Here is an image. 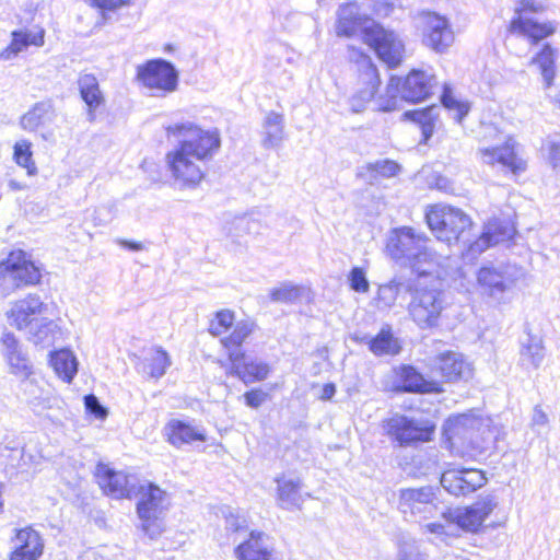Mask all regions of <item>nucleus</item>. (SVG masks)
<instances>
[{"mask_svg": "<svg viewBox=\"0 0 560 560\" xmlns=\"http://www.w3.org/2000/svg\"><path fill=\"white\" fill-rule=\"evenodd\" d=\"M510 31L514 34L527 37L532 44H538L540 40L556 33L557 24L553 21L539 23L524 15H518L512 19Z\"/></svg>", "mask_w": 560, "mask_h": 560, "instance_id": "bb28decb", "label": "nucleus"}, {"mask_svg": "<svg viewBox=\"0 0 560 560\" xmlns=\"http://www.w3.org/2000/svg\"><path fill=\"white\" fill-rule=\"evenodd\" d=\"M25 331L28 341L42 348L52 346L58 335H60L58 324L47 317H39V319L33 323Z\"/></svg>", "mask_w": 560, "mask_h": 560, "instance_id": "e433bc0d", "label": "nucleus"}, {"mask_svg": "<svg viewBox=\"0 0 560 560\" xmlns=\"http://www.w3.org/2000/svg\"><path fill=\"white\" fill-rule=\"evenodd\" d=\"M433 370L447 382L457 381L470 375L468 363L465 362L462 354L454 351H446L435 357Z\"/></svg>", "mask_w": 560, "mask_h": 560, "instance_id": "cd10ccee", "label": "nucleus"}, {"mask_svg": "<svg viewBox=\"0 0 560 560\" xmlns=\"http://www.w3.org/2000/svg\"><path fill=\"white\" fill-rule=\"evenodd\" d=\"M435 85V75L419 69L411 70L402 81L392 77L386 86V94L376 100L377 109L395 110L401 100L411 103L422 102L432 94Z\"/></svg>", "mask_w": 560, "mask_h": 560, "instance_id": "20e7f679", "label": "nucleus"}, {"mask_svg": "<svg viewBox=\"0 0 560 560\" xmlns=\"http://www.w3.org/2000/svg\"><path fill=\"white\" fill-rule=\"evenodd\" d=\"M164 432L167 441L175 447H180L196 441H206V432L201 427H196L177 419L168 421Z\"/></svg>", "mask_w": 560, "mask_h": 560, "instance_id": "c756f323", "label": "nucleus"}, {"mask_svg": "<svg viewBox=\"0 0 560 560\" xmlns=\"http://www.w3.org/2000/svg\"><path fill=\"white\" fill-rule=\"evenodd\" d=\"M39 279V269L26 258L24 252L10 253L8 258L0 262V300L23 285L37 283Z\"/></svg>", "mask_w": 560, "mask_h": 560, "instance_id": "0eeeda50", "label": "nucleus"}, {"mask_svg": "<svg viewBox=\"0 0 560 560\" xmlns=\"http://www.w3.org/2000/svg\"><path fill=\"white\" fill-rule=\"evenodd\" d=\"M171 364V357L162 347H151L137 363V370L147 377L159 380Z\"/></svg>", "mask_w": 560, "mask_h": 560, "instance_id": "2f4dec72", "label": "nucleus"}, {"mask_svg": "<svg viewBox=\"0 0 560 560\" xmlns=\"http://www.w3.org/2000/svg\"><path fill=\"white\" fill-rule=\"evenodd\" d=\"M94 221L96 224H106L112 220L110 209L106 207H101L95 210Z\"/></svg>", "mask_w": 560, "mask_h": 560, "instance_id": "052dcab7", "label": "nucleus"}, {"mask_svg": "<svg viewBox=\"0 0 560 560\" xmlns=\"http://www.w3.org/2000/svg\"><path fill=\"white\" fill-rule=\"evenodd\" d=\"M11 36L12 40L10 45L0 51V59L2 60H11L15 58L20 52L26 50L30 46L42 47L45 43V31L42 28L37 31H13Z\"/></svg>", "mask_w": 560, "mask_h": 560, "instance_id": "473e14b6", "label": "nucleus"}, {"mask_svg": "<svg viewBox=\"0 0 560 560\" xmlns=\"http://www.w3.org/2000/svg\"><path fill=\"white\" fill-rule=\"evenodd\" d=\"M401 172V166L394 160L381 159L358 167L357 176L374 185L382 179L393 178Z\"/></svg>", "mask_w": 560, "mask_h": 560, "instance_id": "f704fd0d", "label": "nucleus"}, {"mask_svg": "<svg viewBox=\"0 0 560 560\" xmlns=\"http://www.w3.org/2000/svg\"><path fill=\"white\" fill-rule=\"evenodd\" d=\"M135 497H139L137 513L142 521V530L153 539L163 532L161 517L168 509V495L156 485L140 481Z\"/></svg>", "mask_w": 560, "mask_h": 560, "instance_id": "39448f33", "label": "nucleus"}, {"mask_svg": "<svg viewBox=\"0 0 560 560\" xmlns=\"http://www.w3.org/2000/svg\"><path fill=\"white\" fill-rule=\"evenodd\" d=\"M14 548L9 560H38L44 552V539L32 527L16 530L13 539Z\"/></svg>", "mask_w": 560, "mask_h": 560, "instance_id": "5701e85b", "label": "nucleus"}, {"mask_svg": "<svg viewBox=\"0 0 560 560\" xmlns=\"http://www.w3.org/2000/svg\"><path fill=\"white\" fill-rule=\"evenodd\" d=\"M265 138L262 144L265 148L278 147L283 138V118L280 114L270 112L264 121Z\"/></svg>", "mask_w": 560, "mask_h": 560, "instance_id": "79ce46f5", "label": "nucleus"}, {"mask_svg": "<svg viewBox=\"0 0 560 560\" xmlns=\"http://www.w3.org/2000/svg\"><path fill=\"white\" fill-rule=\"evenodd\" d=\"M534 421L544 424L547 421L546 415L540 410H535Z\"/></svg>", "mask_w": 560, "mask_h": 560, "instance_id": "69168bd1", "label": "nucleus"}, {"mask_svg": "<svg viewBox=\"0 0 560 560\" xmlns=\"http://www.w3.org/2000/svg\"><path fill=\"white\" fill-rule=\"evenodd\" d=\"M497 506V498L492 494H487L480 497L469 506L457 508L443 513V517L446 522L456 524L466 532L476 533Z\"/></svg>", "mask_w": 560, "mask_h": 560, "instance_id": "f8f14e48", "label": "nucleus"}, {"mask_svg": "<svg viewBox=\"0 0 560 560\" xmlns=\"http://www.w3.org/2000/svg\"><path fill=\"white\" fill-rule=\"evenodd\" d=\"M304 288L291 282H284L270 291V299L278 303H296L301 300Z\"/></svg>", "mask_w": 560, "mask_h": 560, "instance_id": "c03bdc74", "label": "nucleus"}, {"mask_svg": "<svg viewBox=\"0 0 560 560\" xmlns=\"http://www.w3.org/2000/svg\"><path fill=\"white\" fill-rule=\"evenodd\" d=\"M514 232L515 229L509 220H489L481 236L468 245L466 255L475 258L488 247L511 238Z\"/></svg>", "mask_w": 560, "mask_h": 560, "instance_id": "412c9836", "label": "nucleus"}, {"mask_svg": "<svg viewBox=\"0 0 560 560\" xmlns=\"http://www.w3.org/2000/svg\"><path fill=\"white\" fill-rule=\"evenodd\" d=\"M386 430L400 445L431 440L434 425L429 422L396 415L386 421Z\"/></svg>", "mask_w": 560, "mask_h": 560, "instance_id": "2eb2a0df", "label": "nucleus"}, {"mask_svg": "<svg viewBox=\"0 0 560 560\" xmlns=\"http://www.w3.org/2000/svg\"><path fill=\"white\" fill-rule=\"evenodd\" d=\"M427 223L439 241L452 244L453 242L466 243V230L472 224L470 218L458 208L445 205H435L425 212Z\"/></svg>", "mask_w": 560, "mask_h": 560, "instance_id": "423d86ee", "label": "nucleus"}, {"mask_svg": "<svg viewBox=\"0 0 560 560\" xmlns=\"http://www.w3.org/2000/svg\"><path fill=\"white\" fill-rule=\"evenodd\" d=\"M254 326V323L249 320L236 322L232 327V332L221 338L220 341L228 352L229 361H231V353L236 351L244 352L242 345L253 332Z\"/></svg>", "mask_w": 560, "mask_h": 560, "instance_id": "ea45409f", "label": "nucleus"}, {"mask_svg": "<svg viewBox=\"0 0 560 560\" xmlns=\"http://www.w3.org/2000/svg\"><path fill=\"white\" fill-rule=\"evenodd\" d=\"M0 342L2 346V355L9 365L10 373L20 377H28L32 375L33 366L14 334L4 331Z\"/></svg>", "mask_w": 560, "mask_h": 560, "instance_id": "4be33fe9", "label": "nucleus"}, {"mask_svg": "<svg viewBox=\"0 0 560 560\" xmlns=\"http://www.w3.org/2000/svg\"><path fill=\"white\" fill-rule=\"evenodd\" d=\"M226 528L233 532H238L246 527V520L241 516L238 512L229 511L225 515Z\"/></svg>", "mask_w": 560, "mask_h": 560, "instance_id": "4d7b16f0", "label": "nucleus"}, {"mask_svg": "<svg viewBox=\"0 0 560 560\" xmlns=\"http://www.w3.org/2000/svg\"><path fill=\"white\" fill-rule=\"evenodd\" d=\"M95 475L103 491L115 499H130L137 494L140 480L136 475L115 471L105 464L97 465Z\"/></svg>", "mask_w": 560, "mask_h": 560, "instance_id": "dca6fc26", "label": "nucleus"}, {"mask_svg": "<svg viewBox=\"0 0 560 560\" xmlns=\"http://www.w3.org/2000/svg\"><path fill=\"white\" fill-rule=\"evenodd\" d=\"M446 301L442 291L418 289L409 304L411 319L420 329H431L439 325Z\"/></svg>", "mask_w": 560, "mask_h": 560, "instance_id": "1a4fd4ad", "label": "nucleus"}, {"mask_svg": "<svg viewBox=\"0 0 560 560\" xmlns=\"http://www.w3.org/2000/svg\"><path fill=\"white\" fill-rule=\"evenodd\" d=\"M436 497L431 487L401 489L399 509L405 515L424 521L438 514Z\"/></svg>", "mask_w": 560, "mask_h": 560, "instance_id": "4468645a", "label": "nucleus"}, {"mask_svg": "<svg viewBox=\"0 0 560 560\" xmlns=\"http://www.w3.org/2000/svg\"><path fill=\"white\" fill-rule=\"evenodd\" d=\"M46 305L38 295L28 294L13 302L5 315L10 326L25 331L39 319L38 316L43 314Z\"/></svg>", "mask_w": 560, "mask_h": 560, "instance_id": "aec40b11", "label": "nucleus"}, {"mask_svg": "<svg viewBox=\"0 0 560 560\" xmlns=\"http://www.w3.org/2000/svg\"><path fill=\"white\" fill-rule=\"evenodd\" d=\"M405 115L422 125V133L425 138H429L432 135L433 125L429 121L428 114L425 112H407Z\"/></svg>", "mask_w": 560, "mask_h": 560, "instance_id": "603ef678", "label": "nucleus"}, {"mask_svg": "<svg viewBox=\"0 0 560 560\" xmlns=\"http://www.w3.org/2000/svg\"><path fill=\"white\" fill-rule=\"evenodd\" d=\"M546 149L548 150V159L552 166H560V140H548Z\"/></svg>", "mask_w": 560, "mask_h": 560, "instance_id": "bf43d9fd", "label": "nucleus"}, {"mask_svg": "<svg viewBox=\"0 0 560 560\" xmlns=\"http://www.w3.org/2000/svg\"><path fill=\"white\" fill-rule=\"evenodd\" d=\"M450 425L454 436L468 434L472 448L480 454L490 450L497 439L489 420L460 415L450 420Z\"/></svg>", "mask_w": 560, "mask_h": 560, "instance_id": "ddd939ff", "label": "nucleus"}, {"mask_svg": "<svg viewBox=\"0 0 560 560\" xmlns=\"http://www.w3.org/2000/svg\"><path fill=\"white\" fill-rule=\"evenodd\" d=\"M336 34L339 37L362 39L389 68L397 67L402 60L405 46L398 35L385 30L374 20L362 16L355 3H347L339 8Z\"/></svg>", "mask_w": 560, "mask_h": 560, "instance_id": "f03ea898", "label": "nucleus"}, {"mask_svg": "<svg viewBox=\"0 0 560 560\" xmlns=\"http://www.w3.org/2000/svg\"><path fill=\"white\" fill-rule=\"evenodd\" d=\"M31 147L32 143L26 139L16 141L13 147V159L18 165L25 168L27 174L32 176L37 173V167L33 160Z\"/></svg>", "mask_w": 560, "mask_h": 560, "instance_id": "37998d69", "label": "nucleus"}, {"mask_svg": "<svg viewBox=\"0 0 560 560\" xmlns=\"http://www.w3.org/2000/svg\"><path fill=\"white\" fill-rule=\"evenodd\" d=\"M486 482L485 472L472 468L453 467L441 476V486L456 497L472 493Z\"/></svg>", "mask_w": 560, "mask_h": 560, "instance_id": "a211bd4d", "label": "nucleus"}, {"mask_svg": "<svg viewBox=\"0 0 560 560\" xmlns=\"http://www.w3.org/2000/svg\"><path fill=\"white\" fill-rule=\"evenodd\" d=\"M273 549L262 533L252 532L249 538L234 549L237 560H275Z\"/></svg>", "mask_w": 560, "mask_h": 560, "instance_id": "7c9ffc66", "label": "nucleus"}, {"mask_svg": "<svg viewBox=\"0 0 560 560\" xmlns=\"http://www.w3.org/2000/svg\"><path fill=\"white\" fill-rule=\"evenodd\" d=\"M23 394L30 407L37 413L52 408L56 398L52 396L50 387L43 378H36L30 375L22 383Z\"/></svg>", "mask_w": 560, "mask_h": 560, "instance_id": "a878e982", "label": "nucleus"}, {"mask_svg": "<svg viewBox=\"0 0 560 560\" xmlns=\"http://www.w3.org/2000/svg\"><path fill=\"white\" fill-rule=\"evenodd\" d=\"M525 276L523 268L516 265L482 267L477 275L478 285L483 295L498 303L505 301V295L513 291L517 282Z\"/></svg>", "mask_w": 560, "mask_h": 560, "instance_id": "6e6552de", "label": "nucleus"}, {"mask_svg": "<svg viewBox=\"0 0 560 560\" xmlns=\"http://www.w3.org/2000/svg\"><path fill=\"white\" fill-rule=\"evenodd\" d=\"M350 288L359 293H366L370 289L365 271L360 267H353L349 273Z\"/></svg>", "mask_w": 560, "mask_h": 560, "instance_id": "8fccbe9b", "label": "nucleus"}, {"mask_svg": "<svg viewBox=\"0 0 560 560\" xmlns=\"http://www.w3.org/2000/svg\"><path fill=\"white\" fill-rule=\"evenodd\" d=\"M477 155L483 164L500 165L504 171L518 175L527 168V162L518 152V144L512 137H506L501 144L480 147Z\"/></svg>", "mask_w": 560, "mask_h": 560, "instance_id": "9b49d317", "label": "nucleus"}, {"mask_svg": "<svg viewBox=\"0 0 560 560\" xmlns=\"http://www.w3.org/2000/svg\"><path fill=\"white\" fill-rule=\"evenodd\" d=\"M278 483L277 500L279 505L285 510L300 508L304 499L301 493L302 481L298 477L282 476L276 479Z\"/></svg>", "mask_w": 560, "mask_h": 560, "instance_id": "c9c22d12", "label": "nucleus"}, {"mask_svg": "<svg viewBox=\"0 0 560 560\" xmlns=\"http://www.w3.org/2000/svg\"><path fill=\"white\" fill-rule=\"evenodd\" d=\"M547 7L537 0H520L515 7V16L523 15L526 12L542 13Z\"/></svg>", "mask_w": 560, "mask_h": 560, "instance_id": "3c124183", "label": "nucleus"}, {"mask_svg": "<svg viewBox=\"0 0 560 560\" xmlns=\"http://www.w3.org/2000/svg\"><path fill=\"white\" fill-rule=\"evenodd\" d=\"M92 7H96L103 11H114L129 2V0H84Z\"/></svg>", "mask_w": 560, "mask_h": 560, "instance_id": "13d9d810", "label": "nucleus"}, {"mask_svg": "<svg viewBox=\"0 0 560 560\" xmlns=\"http://www.w3.org/2000/svg\"><path fill=\"white\" fill-rule=\"evenodd\" d=\"M548 97L551 98L552 102L560 107V90L556 94L551 93V96Z\"/></svg>", "mask_w": 560, "mask_h": 560, "instance_id": "338daca9", "label": "nucleus"}, {"mask_svg": "<svg viewBox=\"0 0 560 560\" xmlns=\"http://www.w3.org/2000/svg\"><path fill=\"white\" fill-rule=\"evenodd\" d=\"M50 365L55 373L67 383H70L78 372V360L72 351L68 349L51 353Z\"/></svg>", "mask_w": 560, "mask_h": 560, "instance_id": "58836bf2", "label": "nucleus"}, {"mask_svg": "<svg viewBox=\"0 0 560 560\" xmlns=\"http://www.w3.org/2000/svg\"><path fill=\"white\" fill-rule=\"evenodd\" d=\"M428 243L429 238L423 233L402 226L392 231L386 247L394 260L423 276L431 273L441 259Z\"/></svg>", "mask_w": 560, "mask_h": 560, "instance_id": "7ed1b4c3", "label": "nucleus"}, {"mask_svg": "<svg viewBox=\"0 0 560 560\" xmlns=\"http://www.w3.org/2000/svg\"><path fill=\"white\" fill-rule=\"evenodd\" d=\"M454 42V33L448 20L436 13L428 12L422 16V43L431 50L443 54Z\"/></svg>", "mask_w": 560, "mask_h": 560, "instance_id": "f3484780", "label": "nucleus"}, {"mask_svg": "<svg viewBox=\"0 0 560 560\" xmlns=\"http://www.w3.org/2000/svg\"><path fill=\"white\" fill-rule=\"evenodd\" d=\"M139 81L155 96H165L174 92L178 85V72L175 67L164 59L149 60L138 67Z\"/></svg>", "mask_w": 560, "mask_h": 560, "instance_id": "9d476101", "label": "nucleus"}, {"mask_svg": "<svg viewBox=\"0 0 560 560\" xmlns=\"http://www.w3.org/2000/svg\"><path fill=\"white\" fill-rule=\"evenodd\" d=\"M399 560H425V555L413 544H404L399 549Z\"/></svg>", "mask_w": 560, "mask_h": 560, "instance_id": "864d4df0", "label": "nucleus"}, {"mask_svg": "<svg viewBox=\"0 0 560 560\" xmlns=\"http://www.w3.org/2000/svg\"><path fill=\"white\" fill-rule=\"evenodd\" d=\"M78 86L81 98L88 106V120L93 122L96 119V109L105 103L98 80L94 74L82 73L78 79Z\"/></svg>", "mask_w": 560, "mask_h": 560, "instance_id": "72a5a7b5", "label": "nucleus"}, {"mask_svg": "<svg viewBox=\"0 0 560 560\" xmlns=\"http://www.w3.org/2000/svg\"><path fill=\"white\" fill-rule=\"evenodd\" d=\"M336 394V386L332 383L325 384L322 388L320 399L329 400Z\"/></svg>", "mask_w": 560, "mask_h": 560, "instance_id": "e2e57ef3", "label": "nucleus"}, {"mask_svg": "<svg viewBox=\"0 0 560 560\" xmlns=\"http://www.w3.org/2000/svg\"><path fill=\"white\" fill-rule=\"evenodd\" d=\"M442 104L445 108L454 110V119L457 122H462L463 118L468 114L469 106L466 103L458 101L448 88H444L441 96Z\"/></svg>", "mask_w": 560, "mask_h": 560, "instance_id": "de8ad7c7", "label": "nucleus"}, {"mask_svg": "<svg viewBox=\"0 0 560 560\" xmlns=\"http://www.w3.org/2000/svg\"><path fill=\"white\" fill-rule=\"evenodd\" d=\"M166 132L177 140L175 148L166 154L172 177L183 187H196L205 176L202 165L221 148L219 131L184 121L170 125Z\"/></svg>", "mask_w": 560, "mask_h": 560, "instance_id": "f257e3e1", "label": "nucleus"}, {"mask_svg": "<svg viewBox=\"0 0 560 560\" xmlns=\"http://www.w3.org/2000/svg\"><path fill=\"white\" fill-rule=\"evenodd\" d=\"M362 341L369 346L370 351L375 355H395L400 351L398 340L393 336L388 325L384 326L375 337H364Z\"/></svg>", "mask_w": 560, "mask_h": 560, "instance_id": "4c0bfd02", "label": "nucleus"}, {"mask_svg": "<svg viewBox=\"0 0 560 560\" xmlns=\"http://www.w3.org/2000/svg\"><path fill=\"white\" fill-rule=\"evenodd\" d=\"M234 313L229 310H222L215 313L209 325V332L213 336L226 334L234 325Z\"/></svg>", "mask_w": 560, "mask_h": 560, "instance_id": "a18cd8bd", "label": "nucleus"}, {"mask_svg": "<svg viewBox=\"0 0 560 560\" xmlns=\"http://www.w3.org/2000/svg\"><path fill=\"white\" fill-rule=\"evenodd\" d=\"M117 243L120 246H122L125 248H128L130 250L137 252V250L143 249V245L140 242H132V241H127V240H118Z\"/></svg>", "mask_w": 560, "mask_h": 560, "instance_id": "0e129e2a", "label": "nucleus"}, {"mask_svg": "<svg viewBox=\"0 0 560 560\" xmlns=\"http://www.w3.org/2000/svg\"><path fill=\"white\" fill-rule=\"evenodd\" d=\"M267 393L261 389H253L244 394L245 402L252 408H259L267 400Z\"/></svg>", "mask_w": 560, "mask_h": 560, "instance_id": "6e6d98bb", "label": "nucleus"}, {"mask_svg": "<svg viewBox=\"0 0 560 560\" xmlns=\"http://www.w3.org/2000/svg\"><path fill=\"white\" fill-rule=\"evenodd\" d=\"M401 283L393 280L387 284H383L378 289V301L385 306H392L400 291Z\"/></svg>", "mask_w": 560, "mask_h": 560, "instance_id": "09e8293b", "label": "nucleus"}, {"mask_svg": "<svg viewBox=\"0 0 560 560\" xmlns=\"http://www.w3.org/2000/svg\"><path fill=\"white\" fill-rule=\"evenodd\" d=\"M401 386L406 392L438 393L441 390L435 382H429L412 366L401 369Z\"/></svg>", "mask_w": 560, "mask_h": 560, "instance_id": "a19ab883", "label": "nucleus"}, {"mask_svg": "<svg viewBox=\"0 0 560 560\" xmlns=\"http://www.w3.org/2000/svg\"><path fill=\"white\" fill-rule=\"evenodd\" d=\"M56 110L50 101L36 103L20 118V127L28 132L49 128L56 120Z\"/></svg>", "mask_w": 560, "mask_h": 560, "instance_id": "c85d7f7f", "label": "nucleus"}, {"mask_svg": "<svg viewBox=\"0 0 560 560\" xmlns=\"http://www.w3.org/2000/svg\"><path fill=\"white\" fill-rule=\"evenodd\" d=\"M84 405L86 410L94 415L96 418H105L107 415L106 409L100 404L98 399L94 395H88L84 397Z\"/></svg>", "mask_w": 560, "mask_h": 560, "instance_id": "5fc2aeb1", "label": "nucleus"}, {"mask_svg": "<svg viewBox=\"0 0 560 560\" xmlns=\"http://www.w3.org/2000/svg\"><path fill=\"white\" fill-rule=\"evenodd\" d=\"M559 49L546 43L530 60V65L536 68L541 77L542 88L547 96H551L555 85Z\"/></svg>", "mask_w": 560, "mask_h": 560, "instance_id": "393cba45", "label": "nucleus"}, {"mask_svg": "<svg viewBox=\"0 0 560 560\" xmlns=\"http://www.w3.org/2000/svg\"><path fill=\"white\" fill-rule=\"evenodd\" d=\"M425 532H429L431 534H434L436 536H443L447 535L446 526L442 523L434 522V523H428L423 526Z\"/></svg>", "mask_w": 560, "mask_h": 560, "instance_id": "680f3d73", "label": "nucleus"}, {"mask_svg": "<svg viewBox=\"0 0 560 560\" xmlns=\"http://www.w3.org/2000/svg\"><path fill=\"white\" fill-rule=\"evenodd\" d=\"M231 368L229 374L238 377L244 384L261 382L266 380L270 373L268 363L260 360H245L244 352L231 353Z\"/></svg>", "mask_w": 560, "mask_h": 560, "instance_id": "b1692460", "label": "nucleus"}, {"mask_svg": "<svg viewBox=\"0 0 560 560\" xmlns=\"http://www.w3.org/2000/svg\"><path fill=\"white\" fill-rule=\"evenodd\" d=\"M521 359L524 363H529L537 368L544 359V350L538 339L529 338L528 342L523 346Z\"/></svg>", "mask_w": 560, "mask_h": 560, "instance_id": "49530a36", "label": "nucleus"}, {"mask_svg": "<svg viewBox=\"0 0 560 560\" xmlns=\"http://www.w3.org/2000/svg\"><path fill=\"white\" fill-rule=\"evenodd\" d=\"M358 65L359 82L363 86L349 100L350 108L353 113H361L365 109L381 83L377 68L369 56L361 55Z\"/></svg>", "mask_w": 560, "mask_h": 560, "instance_id": "6ab92c4d", "label": "nucleus"}]
</instances>
